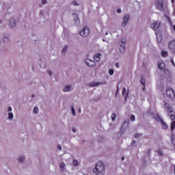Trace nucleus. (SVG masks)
Wrapping results in <instances>:
<instances>
[{"mask_svg":"<svg viewBox=\"0 0 175 175\" xmlns=\"http://www.w3.org/2000/svg\"><path fill=\"white\" fill-rule=\"evenodd\" d=\"M93 173L94 175H105V164L101 161H98L96 164L95 168L93 169Z\"/></svg>","mask_w":175,"mask_h":175,"instance_id":"f257e3e1","label":"nucleus"},{"mask_svg":"<svg viewBox=\"0 0 175 175\" xmlns=\"http://www.w3.org/2000/svg\"><path fill=\"white\" fill-rule=\"evenodd\" d=\"M155 6L160 12H167V3H163V0H157Z\"/></svg>","mask_w":175,"mask_h":175,"instance_id":"f03ea898","label":"nucleus"},{"mask_svg":"<svg viewBox=\"0 0 175 175\" xmlns=\"http://www.w3.org/2000/svg\"><path fill=\"white\" fill-rule=\"evenodd\" d=\"M126 40L125 38H122L120 42L119 52L120 54H124L125 53V43Z\"/></svg>","mask_w":175,"mask_h":175,"instance_id":"7ed1b4c3","label":"nucleus"},{"mask_svg":"<svg viewBox=\"0 0 175 175\" xmlns=\"http://www.w3.org/2000/svg\"><path fill=\"white\" fill-rule=\"evenodd\" d=\"M79 34L83 38H87L90 35V28L88 27H84L79 32Z\"/></svg>","mask_w":175,"mask_h":175,"instance_id":"20e7f679","label":"nucleus"},{"mask_svg":"<svg viewBox=\"0 0 175 175\" xmlns=\"http://www.w3.org/2000/svg\"><path fill=\"white\" fill-rule=\"evenodd\" d=\"M166 95L167 98H170V99H172V100H175V92L173 89H167L166 91Z\"/></svg>","mask_w":175,"mask_h":175,"instance_id":"39448f33","label":"nucleus"},{"mask_svg":"<svg viewBox=\"0 0 175 175\" xmlns=\"http://www.w3.org/2000/svg\"><path fill=\"white\" fill-rule=\"evenodd\" d=\"M130 18H131V16L129 15V14H126L124 15L122 18L123 21L122 23V28H125V27H126V25L129 22Z\"/></svg>","mask_w":175,"mask_h":175,"instance_id":"423d86ee","label":"nucleus"},{"mask_svg":"<svg viewBox=\"0 0 175 175\" xmlns=\"http://www.w3.org/2000/svg\"><path fill=\"white\" fill-rule=\"evenodd\" d=\"M83 62H85L86 66H88L89 68H94L96 66V63H95V62L90 59H85Z\"/></svg>","mask_w":175,"mask_h":175,"instance_id":"0eeeda50","label":"nucleus"},{"mask_svg":"<svg viewBox=\"0 0 175 175\" xmlns=\"http://www.w3.org/2000/svg\"><path fill=\"white\" fill-rule=\"evenodd\" d=\"M163 109L167 113H173V107L168 103H164Z\"/></svg>","mask_w":175,"mask_h":175,"instance_id":"6e6552de","label":"nucleus"},{"mask_svg":"<svg viewBox=\"0 0 175 175\" xmlns=\"http://www.w3.org/2000/svg\"><path fill=\"white\" fill-rule=\"evenodd\" d=\"M159 25H161V22L155 21L150 25V28H152L153 31H157V29L159 28Z\"/></svg>","mask_w":175,"mask_h":175,"instance_id":"1a4fd4ad","label":"nucleus"},{"mask_svg":"<svg viewBox=\"0 0 175 175\" xmlns=\"http://www.w3.org/2000/svg\"><path fill=\"white\" fill-rule=\"evenodd\" d=\"M73 87L70 85H66L63 89V92H72Z\"/></svg>","mask_w":175,"mask_h":175,"instance_id":"9d476101","label":"nucleus"},{"mask_svg":"<svg viewBox=\"0 0 175 175\" xmlns=\"http://www.w3.org/2000/svg\"><path fill=\"white\" fill-rule=\"evenodd\" d=\"M72 16L74 18L75 25H80V19L79 18V15H77V13H73Z\"/></svg>","mask_w":175,"mask_h":175,"instance_id":"9b49d317","label":"nucleus"},{"mask_svg":"<svg viewBox=\"0 0 175 175\" xmlns=\"http://www.w3.org/2000/svg\"><path fill=\"white\" fill-rule=\"evenodd\" d=\"M168 47H169L170 50H172V51H174L175 53V41L172 40V41L170 42L168 44Z\"/></svg>","mask_w":175,"mask_h":175,"instance_id":"f8f14e48","label":"nucleus"},{"mask_svg":"<svg viewBox=\"0 0 175 175\" xmlns=\"http://www.w3.org/2000/svg\"><path fill=\"white\" fill-rule=\"evenodd\" d=\"M59 170L62 173H64L66 170V165L64 162H61L59 164Z\"/></svg>","mask_w":175,"mask_h":175,"instance_id":"ddd939ff","label":"nucleus"},{"mask_svg":"<svg viewBox=\"0 0 175 175\" xmlns=\"http://www.w3.org/2000/svg\"><path fill=\"white\" fill-rule=\"evenodd\" d=\"M157 121L159 122H161V124L163 125V129H167V125H166V123H165V122H163V120H162V118L161 117H159V116H158Z\"/></svg>","mask_w":175,"mask_h":175,"instance_id":"4468645a","label":"nucleus"},{"mask_svg":"<svg viewBox=\"0 0 175 175\" xmlns=\"http://www.w3.org/2000/svg\"><path fill=\"white\" fill-rule=\"evenodd\" d=\"M16 27V20L14 18H11L10 20V28H15Z\"/></svg>","mask_w":175,"mask_h":175,"instance_id":"2eb2a0df","label":"nucleus"},{"mask_svg":"<svg viewBox=\"0 0 175 175\" xmlns=\"http://www.w3.org/2000/svg\"><path fill=\"white\" fill-rule=\"evenodd\" d=\"M100 84H102V83L93 81L88 83V85L89 87H98V85H100Z\"/></svg>","mask_w":175,"mask_h":175,"instance_id":"dca6fc26","label":"nucleus"},{"mask_svg":"<svg viewBox=\"0 0 175 175\" xmlns=\"http://www.w3.org/2000/svg\"><path fill=\"white\" fill-rule=\"evenodd\" d=\"M102 56V54L100 53H97L94 55V59L96 61V62H99L100 61V57Z\"/></svg>","mask_w":175,"mask_h":175,"instance_id":"f3484780","label":"nucleus"},{"mask_svg":"<svg viewBox=\"0 0 175 175\" xmlns=\"http://www.w3.org/2000/svg\"><path fill=\"white\" fill-rule=\"evenodd\" d=\"M17 161L20 163H24V162H25V156H19L17 159Z\"/></svg>","mask_w":175,"mask_h":175,"instance_id":"a211bd4d","label":"nucleus"},{"mask_svg":"<svg viewBox=\"0 0 175 175\" xmlns=\"http://www.w3.org/2000/svg\"><path fill=\"white\" fill-rule=\"evenodd\" d=\"M3 43L8 44L10 42V38H9L8 36H3Z\"/></svg>","mask_w":175,"mask_h":175,"instance_id":"6ab92c4d","label":"nucleus"},{"mask_svg":"<svg viewBox=\"0 0 175 175\" xmlns=\"http://www.w3.org/2000/svg\"><path fill=\"white\" fill-rule=\"evenodd\" d=\"M68 49H69V46L68 45H65L62 51V55H65L66 54V51H68Z\"/></svg>","mask_w":175,"mask_h":175,"instance_id":"aec40b11","label":"nucleus"},{"mask_svg":"<svg viewBox=\"0 0 175 175\" xmlns=\"http://www.w3.org/2000/svg\"><path fill=\"white\" fill-rule=\"evenodd\" d=\"M122 96H125V99H126V98H128V92H126V88H123L122 91Z\"/></svg>","mask_w":175,"mask_h":175,"instance_id":"412c9836","label":"nucleus"},{"mask_svg":"<svg viewBox=\"0 0 175 175\" xmlns=\"http://www.w3.org/2000/svg\"><path fill=\"white\" fill-rule=\"evenodd\" d=\"M158 68L159 69H163V68H165V63H163V62H159Z\"/></svg>","mask_w":175,"mask_h":175,"instance_id":"4be33fe9","label":"nucleus"},{"mask_svg":"<svg viewBox=\"0 0 175 175\" xmlns=\"http://www.w3.org/2000/svg\"><path fill=\"white\" fill-rule=\"evenodd\" d=\"M70 108H71V113L73 117H76V111L75 110V105H72L70 106Z\"/></svg>","mask_w":175,"mask_h":175,"instance_id":"5701e85b","label":"nucleus"},{"mask_svg":"<svg viewBox=\"0 0 175 175\" xmlns=\"http://www.w3.org/2000/svg\"><path fill=\"white\" fill-rule=\"evenodd\" d=\"M14 118V116L13 115V113L12 112H9L8 113V120L10 121L13 120V118Z\"/></svg>","mask_w":175,"mask_h":175,"instance_id":"b1692460","label":"nucleus"},{"mask_svg":"<svg viewBox=\"0 0 175 175\" xmlns=\"http://www.w3.org/2000/svg\"><path fill=\"white\" fill-rule=\"evenodd\" d=\"M129 124V120H125L124 122V124H123L122 128H121V131H122V129L124 128V126H125V125H126V128H128Z\"/></svg>","mask_w":175,"mask_h":175,"instance_id":"393cba45","label":"nucleus"},{"mask_svg":"<svg viewBox=\"0 0 175 175\" xmlns=\"http://www.w3.org/2000/svg\"><path fill=\"white\" fill-rule=\"evenodd\" d=\"M167 55H168L167 51H161V57L166 58V57H167Z\"/></svg>","mask_w":175,"mask_h":175,"instance_id":"a878e982","label":"nucleus"},{"mask_svg":"<svg viewBox=\"0 0 175 175\" xmlns=\"http://www.w3.org/2000/svg\"><path fill=\"white\" fill-rule=\"evenodd\" d=\"M157 39L158 43H161V42H162V36H161L160 34H157Z\"/></svg>","mask_w":175,"mask_h":175,"instance_id":"bb28decb","label":"nucleus"},{"mask_svg":"<svg viewBox=\"0 0 175 175\" xmlns=\"http://www.w3.org/2000/svg\"><path fill=\"white\" fill-rule=\"evenodd\" d=\"M33 113V114H38V113H39V108L38 107H34Z\"/></svg>","mask_w":175,"mask_h":175,"instance_id":"cd10ccee","label":"nucleus"},{"mask_svg":"<svg viewBox=\"0 0 175 175\" xmlns=\"http://www.w3.org/2000/svg\"><path fill=\"white\" fill-rule=\"evenodd\" d=\"M72 165L73 166L77 167V166H79L80 164L79 163V161L77 160H73Z\"/></svg>","mask_w":175,"mask_h":175,"instance_id":"c85d7f7f","label":"nucleus"},{"mask_svg":"<svg viewBox=\"0 0 175 175\" xmlns=\"http://www.w3.org/2000/svg\"><path fill=\"white\" fill-rule=\"evenodd\" d=\"M116 117H117V115L115 113H113L111 116L112 121H116Z\"/></svg>","mask_w":175,"mask_h":175,"instance_id":"c756f323","label":"nucleus"},{"mask_svg":"<svg viewBox=\"0 0 175 175\" xmlns=\"http://www.w3.org/2000/svg\"><path fill=\"white\" fill-rule=\"evenodd\" d=\"M71 5H73V6H79V3L76 0H74L71 2Z\"/></svg>","mask_w":175,"mask_h":175,"instance_id":"7c9ffc66","label":"nucleus"},{"mask_svg":"<svg viewBox=\"0 0 175 175\" xmlns=\"http://www.w3.org/2000/svg\"><path fill=\"white\" fill-rule=\"evenodd\" d=\"M141 83L142 84V85H146V79H144V78H141Z\"/></svg>","mask_w":175,"mask_h":175,"instance_id":"2f4dec72","label":"nucleus"},{"mask_svg":"<svg viewBox=\"0 0 175 175\" xmlns=\"http://www.w3.org/2000/svg\"><path fill=\"white\" fill-rule=\"evenodd\" d=\"M170 118H171L172 121H174V120H175L174 114H173V113H170Z\"/></svg>","mask_w":175,"mask_h":175,"instance_id":"473e14b6","label":"nucleus"},{"mask_svg":"<svg viewBox=\"0 0 175 175\" xmlns=\"http://www.w3.org/2000/svg\"><path fill=\"white\" fill-rule=\"evenodd\" d=\"M174 128H175V122H173L171 124V131H174Z\"/></svg>","mask_w":175,"mask_h":175,"instance_id":"72a5a7b5","label":"nucleus"},{"mask_svg":"<svg viewBox=\"0 0 175 175\" xmlns=\"http://www.w3.org/2000/svg\"><path fill=\"white\" fill-rule=\"evenodd\" d=\"M46 73H47V75H49V76H53V72L50 70H48L46 71Z\"/></svg>","mask_w":175,"mask_h":175,"instance_id":"f704fd0d","label":"nucleus"},{"mask_svg":"<svg viewBox=\"0 0 175 175\" xmlns=\"http://www.w3.org/2000/svg\"><path fill=\"white\" fill-rule=\"evenodd\" d=\"M109 74L111 76H112V75L114 74V70L110 69V70H109Z\"/></svg>","mask_w":175,"mask_h":175,"instance_id":"c9c22d12","label":"nucleus"},{"mask_svg":"<svg viewBox=\"0 0 175 175\" xmlns=\"http://www.w3.org/2000/svg\"><path fill=\"white\" fill-rule=\"evenodd\" d=\"M42 5H46L47 3V0H41Z\"/></svg>","mask_w":175,"mask_h":175,"instance_id":"e433bc0d","label":"nucleus"},{"mask_svg":"<svg viewBox=\"0 0 175 175\" xmlns=\"http://www.w3.org/2000/svg\"><path fill=\"white\" fill-rule=\"evenodd\" d=\"M135 115H131V121H135Z\"/></svg>","mask_w":175,"mask_h":175,"instance_id":"4c0bfd02","label":"nucleus"},{"mask_svg":"<svg viewBox=\"0 0 175 175\" xmlns=\"http://www.w3.org/2000/svg\"><path fill=\"white\" fill-rule=\"evenodd\" d=\"M57 148L59 150V151H61V150H62V146H61V145H57Z\"/></svg>","mask_w":175,"mask_h":175,"instance_id":"58836bf2","label":"nucleus"},{"mask_svg":"<svg viewBox=\"0 0 175 175\" xmlns=\"http://www.w3.org/2000/svg\"><path fill=\"white\" fill-rule=\"evenodd\" d=\"M157 154L158 155H160V156L163 155V153L161 150H158Z\"/></svg>","mask_w":175,"mask_h":175,"instance_id":"ea45409f","label":"nucleus"},{"mask_svg":"<svg viewBox=\"0 0 175 175\" xmlns=\"http://www.w3.org/2000/svg\"><path fill=\"white\" fill-rule=\"evenodd\" d=\"M172 143L174 144V146H175V137L172 138Z\"/></svg>","mask_w":175,"mask_h":175,"instance_id":"a19ab883","label":"nucleus"},{"mask_svg":"<svg viewBox=\"0 0 175 175\" xmlns=\"http://www.w3.org/2000/svg\"><path fill=\"white\" fill-rule=\"evenodd\" d=\"M136 144V141H133L132 142H131V146H132V147H135V145Z\"/></svg>","mask_w":175,"mask_h":175,"instance_id":"79ce46f5","label":"nucleus"},{"mask_svg":"<svg viewBox=\"0 0 175 175\" xmlns=\"http://www.w3.org/2000/svg\"><path fill=\"white\" fill-rule=\"evenodd\" d=\"M12 107H8V111H12Z\"/></svg>","mask_w":175,"mask_h":175,"instance_id":"37998d69","label":"nucleus"},{"mask_svg":"<svg viewBox=\"0 0 175 175\" xmlns=\"http://www.w3.org/2000/svg\"><path fill=\"white\" fill-rule=\"evenodd\" d=\"M121 12H122V11H121V9L118 8V9L117 10V13H119V14H120V13H121Z\"/></svg>","mask_w":175,"mask_h":175,"instance_id":"c03bdc74","label":"nucleus"},{"mask_svg":"<svg viewBox=\"0 0 175 175\" xmlns=\"http://www.w3.org/2000/svg\"><path fill=\"white\" fill-rule=\"evenodd\" d=\"M134 137H135V138L139 137V134H135V135H134Z\"/></svg>","mask_w":175,"mask_h":175,"instance_id":"a18cd8bd","label":"nucleus"},{"mask_svg":"<svg viewBox=\"0 0 175 175\" xmlns=\"http://www.w3.org/2000/svg\"><path fill=\"white\" fill-rule=\"evenodd\" d=\"M118 90H119V88L118 87V89H117V91H116V95H118Z\"/></svg>","mask_w":175,"mask_h":175,"instance_id":"49530a36","label":"nucleus"},{"mask_svg":"<svg viewBox=\"0 0 175 175\" xmlns=\"http://www.w3.org/2000/svg\"><path fill=\"white\" fill-rule=\"evenodd\" d=\"M79 113H81V108L79 109Z\"/></svg>","mask_w":175,"mask_h":175,"instance_id":"de8ad7c7","label":"nucleus"},{"mask_svg":"<svg viewBox=\"0 0 175 175\" xmlns=\"http://www.w3.org/2000/svg\"><path fill=\"white\" fill-rule=\"evenodd\" d=\"M171 62H172V64L174 65V62L173 61V59H171Z\"/></svg>","mask_w":175,"mask_h":175,"instance_id":"09e8293b","label":"nucleus"},{"mask_svg":"<svg viewBox=\"0 0 175 175\" xmlns=\"http://www.w3.org/2000/svg\"><path fill=\"white\" fill-rule=\"evenodd\" d=\"M173 29H174V31L175 32V25L173 26Z\"/></svg>","mask_w":175,"mask_h":175,"instance_id":"8fccbe9b","label":"nucleus"},{"mask_svg":"<svg viewBox=\"0 0 175 175\" xmlns=\"http://www.w3.org/2000/svg\"><path fill=\"white\" fill-rule=\"evenodd\" d=\"M125 159V157H122V161H124Z\"/></svg>","mask_w":175,"mask_h":175,"instance_id":"3c124183","label":"nucleus"},{"mask_svg":"<svg viewBox=\"0 0 175 175\" xmlns=\"http://www.w3.org/2000/svg\"><path fill=\"white\" fill-rule=\"evenodd\" d=\"M72 132H76V129H72Z\"/></svg>","mask_w":175,"mask_h":175,"instance_id":"603ef678","label":"nucleus"},{"mask_svg":"<svg viewBox=\"0 0 175 175\" xmlns=\"http://www.w3.org/2000/svg\"><path fill=\"white\" fill-rule=\"evenodd\" d=\"M168 21H170V18L169 17H167Z\"/></svg>","mask_w":175,"mask_h":175,"instance_id":"864d4df0","label":"nucleus"},{"mask_svg":"<svg viewBox=\"0 0 175 175\" xmlns=\"http://www.w3.org/2000/svg\"><path fill=\"white\" fill-rule=\"evenodd\" d=\"M172 3H174V0H171Z\"/></svg>","mask_w":175,"mask_h":175,"instance_id":"5fc2aeb1","label":"nucleus"},{"mask_svg":"<svg viewBox=\"0 0 175 175\" xmlns=\"http://www.w3.org/2000/svg\"><path fill=\"white\" fill-rule=\"evenodd\" d=\"M2 23H3L2 21H0V24H2Z\"/></svg>","mask_w":175,"mask_h":175,"instance_id":"6e6d98bb","label":"nucleus"},{"mask_svg":"<svg viewBox=\"0 0 175 175\" xmlns=\"http://www.w3.org/2000/svg\"><path fill=\"white\" fill-rule=\"evenodd\" d=\"M116 66L118 67V64H116Z\"/></svg>","mask_w":175,"mask_h":175,"instance_id":"4d7b16f0","label":"nucleus"},{"mask_svg":"<svg viewBox=\"0 0 175 175\" xmlns=\"http://www.w3.org/2000/svg\"><path fill=\"white\" fill-rule=\"evenodd\" d=\"M144 90H145V88L144 87V88H143V91H144Z\"/></svg>","mask_w":175,"mask_h":175,"instance_id":"13d9d810","label":"nucleus"},{"mask_svg":"<svg viewBox=\"0 0 175 175\" xmlns=\"http://www.w3.org/2000/svg\"><path fill=\"white\" fill-rule=\"evenodd\" d=\"M105 35H109V33H106Z\"/></svg>","mask_w":175,"mask_h":175,"instance_id":"bf43d9fd","label":"nucleus"},{"mask_svg":"<svg viewBox=\"0 0 175 175\" xmlns=\"http://www.w3.org/2000/svg\"><path fill=\"white\" fill-rule=\"evenodd\" d=\"M65 33H66V32L64 31V35H65Z\"/></svg>","mask_w":175,"mask_h":175,"instance_id":"052dcab7","label":"nucleus"}]
</instances>
